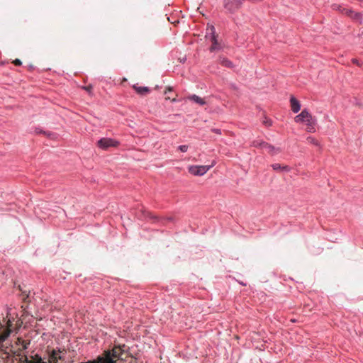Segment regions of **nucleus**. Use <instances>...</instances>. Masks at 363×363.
Segmentation results:
<instances>
[{
	"instance_id": "obj_1",
	"label": "nucleus",
	"mask_w": 363,
	"mask_h": 363,
	"mask_svg": "<svg viewBox=\"0 0 363 363\" xmlns=\"http://www.w3.org/2000/svg\"><path fill=\"white\" fill-rule=\"evenodd\" d=\"M215 162L211 165H191L188 167L189 172L194 176H203L205 174L214 164Z\"/></svg>"
},
{
	"instance_id": "obj_2",
	"label": "nucleus",
	"mask_w": 363,
	"mask_h": 363,
	"mask_svg": "<svg viewBox=\"0 0 363 363\" xmlns=\"http://www.w3.org/2000/svg\"><path fill=\"white\" fill-rule=\"evenodd\" d=\"M118 145V141L109 138H103L97 142V146L104 150H108L110 147H117Z\"/></svg>"
},
{
	"instance_id": "obj_3",
	"label": "nucleus",
	"mask_w": 363,
	"mask_h": 363,
	"mask_svg": "<svg viewBox=\"0 0 363 363\" xmlns=\"http://www.w3.org/2000/svg\"><path fill=\"white\" fill-rule=\"evenodd\" d=\"M253 145L255 147H260L262 149L266 150L268 153L272 155H277L281 152V150L279 147H275L273 145L265 143V142H253Z\"/></svg>"
},
{
	"instance_id": "obj_4",
	"label": "nucleus",
	"mask_w": 363,
	"mask_h": 363,
	"mask_svg": "<svg viewBox=\"0 0 363 363\" xmlns=\"http://www.w3.org/2000/svg\"><path fill=\"white\" fill-rule=\"evenodd\" d=\"M242 0H224V7L230 13L238 10L242 4Z\"/></svg>"
},
{
	"instance_id": "obj_5",
	"label": "nucleus",
	"mask_w": 363,
	"mask_h": 363,
	"mask_svg": "<svg viewBox=\"0 0 363 363\" xmlns=\"http://www.w3.org/2000/svg\"><path fill=\"white\" fill-rule=\"evenodd\" d=\"M311 117V114L306 109H303L300 114L294 118V121L296 123H304Z\"/></svg>"
},
{
	"instance_id": "obj_6",
	"label": "nucleus",
	"mask_w": 363,
	"mask_h": 363,
	"mask_svg": "<svg viewBox=\"0 0 363 363\" xmlns=\"http://www.w3.org/2000/svg\"><path fill=\"white\" fill-rule=\"evenodd\" d=\"M306 125V130L309 133L315 132L316 120L313 116L305 122Z\"/></svg>"
},
{
	"instance_id": "obj_7",
	"label": "nucleus",
	"mask_w": 363,
	"mask_h": 363,
	"mask_svg": "<svg viewBox=\"0 0 363 363\" xmlns=\"http://www.w3.org/2000/svg\"><path fill=\"white\" fill-rule=\"evenodd\" d=\"M345 11V15L350 16L351 18L360 21L362 19V15L360 13H355L354 11L350 9H343L342 12Z\"/></svg>"
},
{
	"instance_id": "obj_8",
	"label": "nucleus",
	"mask_w": 363,
	"mask_h": 363,
	"mask_svg": "<svg viewBox=\"0 0 363 363\" xmlns=\"http://www.w3.org/2000/svg\"><path fill=\"white\" fill-rule=\"evenodd\" d=\"M210 30H211V32L212 34L211 38V40L212 42V45L210 48V51L213 52V51L219 49V45L218 43L216 36L214 35V27L211 26Z\"/></svg>"
},
{
	"instance_id": "obj_9",
	"label": "nucleus",
	"mask_w": 363,
	"mask_h": 363,
	"mask_svg": "<svg viewBox=\"0 0 363 363\" xmlns=\"http://www.w3.org/2000/svg\"><path fill=\"white\" fill-rule=\"evenodd\" d=\"M291 110L294 113H298L301 109V104L299 101L294 96L290 99Z\"/></svg>"
},
{
	"instance_id": "obj_10",
	"label": "nucleus",
	"mask_w": 363,
	"mask_h": 363,
	"mask_svg": "<svg viewBox=\"0 0 363 363\" xmlns=\"http://www.w3.org/2000/svg\"><path fill=\"white\" fill-rule=\"evenodd\" d=\"M187 99L190 101H192L201 105V106H203L206 104L205 99L201 98L196 94L189 96L187 97Z\"/></svg>"
},
{
	"instance_id": "obj_11",
	"label": "nucleus",
	"mask_w": 363,
	"mask_h": 363,
	"mask_svg": "<svg viewBox=\"0 0 363 363\" xmlns=\"http://www.w3.org/2000/svg\"><path fill=\"white\" fill-rule=\"evenodd\" d=\"M133 89L136 91L138 94L141 95H145L150 92L149 88L146 86H137L134 85Z\"/></svg>"
},
{
	"instance_id": "obj_12",
	"label": "nucleus",
	"mask_w": 363,
	"mask_h": 363,
	"mask_svg": "<svg viewBox=\"0 0 363 363\" xmlns=\"http://www.w3.org/2000/svg\"><path fill=\"white\" fill-rule=\"evenodd\" d=\"M272 167L274 171H285L289 172L290 167L289 166H281L280 164L276 163L272 164Z\"/></svg>"
},
{
	"instance_id": "obj_13",
	"label": "nucleus",
	"mask_w": 363,
	"mask_h": 363,
	"mask_svg": "<svg viewBox=\"0 0 363 363\" xmlns=\"http://www.w3.org/2000/svg\"><path fill=\"white\" fill-rule=\"evenodd\" d=\"M219 62L224 67H233V63L228 59L225 57H220Z\"/></svg>"
},
{
	"instance_id": "obj_14",
	"label": "nucleus",
	"mask_w": 363,
	"mask_h": 363,
	"mask_svg": "<svg viewBox=\"0 0 363 363\" xmlns=\"http://www.w3.org/2000/svg\"><path fill=\"white\" fill-rule=\"evenodd\" d=\"M0 327H2V325L0 323ZM11 330L6 329L2 334H0V342H4L10 335Z\"/></svg>"
},
{
	"instance_id": "obj_15",
	"label": "nucleus",
	"mask_w": 363,
	"mask_h": 363,
	"mask_svg": "<svg viewBox=\"0 0 363 363\" xmlns=\"http://www.w3.org/2000/svg\"><path fill=\"white\" fill-rule=\"evenodd\" d=\"M58 359H60V357L58 356V354L55 351H52V354L50 356V362L57 363Z\"/></svg>"
},
{
	"instance_id": "obj_16",
	"label": "nucleus",
	"mask_w": 363,
	"mask_h": 363,
	"mask_svg": "<svg viewBox=\"0 0 363 363\" xmlns=\"http://www.w3.org/2000/svg\"><path fill=\"white\" fill-rule=\"evenodd\" d=\"M306 140H307V143H310V144H313L315 146H319V143L318 141L313 137L312 136H309L306 138Z\"/></svg>"
},
{
	"instance_id": "obj_17",
	"label": "nucleus",
	"mask_w": 363,
	"mask_h": 363,
	"mask_svg": "<svg viewBox=\"0 0 363 363\" xmlns=\"http://www.w3.org/2000/svg\"><path fill=\"white\" fill-rule=\"evenodd\" d=\"M333 9L334 10H336V11H338L340 12H341L342 13L345 14V11L342 12V10H343V7L340 5H338V4H333Z\"/></svg>"
},
{
	"instance_id": "obj_18",
	"label": "nucleus",
	"mask_w": 363,
	"mask_h": 363,
	"mask_svg": "<svg viewBox=\"0 0 363 363\" xmlns=\"http://www.w3.org/2000/svg\"><path fill=\"white\" fill-rule=\"evenodd\" d=\"M188 145H180L178 147V149L182 152H186L188 150Z\"/></svg>"
},
{
	"instance_id": "obj_19",
	"label": "nucleus",
	"mask_w": 363,
	"mask_h": 363,
	"mask_svg": "<svg viewBox=\"0 0 363 363\" xmlns=\"http://www.w3.org/2000/svg\"><path fill=\"white\" fill-rule=\"evenodd\" d=\"M35 362L33 363H47L45 362H43L40 356L38 354L35 355Z\"/></svg>"
},
{
	"instance_id": "obj_20",
	"label": "nucleus",
	"mask_w": 363,
	"mask_h": 363,
	"mask_svg": "<svg viewBox=\"0 0 363 363\" xmlns=\"http://www.w3.org/2000/svg\"><path fill=\"white\" fill-rule=\"evenodd\" d=\"M13 63L16 65V66H20L21 65V61L19 60V59H16L15 60L13 61Z\"/></svg>"
},
{
	"instance_id": "obj_21",
	"label": "nucleus",
	"mask_w": 363,
	"mask_h": 363,
	"mask_svg": "<svg viewBox=\"0 0 363 363\" xmlns=\"http://www.w3.org/2000/svg\"><path fill=\"white\" fill-rule=\"evenodd\" d=\"M84 89L87 91L89 93H91V90H92V86L91 85H89L87 86H84Z\"/></svg>"
},
{
	"instance_id": "obj_22",
	"label": "nucleus",
	"mask_w": 363,
	"mask_h": 363,
	"mask_svg": "<svg viewBox=\"0 0 363 363\" xmlns=\"http://www.w3.org/2000/svg\"><path fill=\"white\" fill-rule=\"evenodd\" d=\"M172 91V87H170V86H169V87H167V89L164 91V94H167V92H169V91Z\"/></svg>"
},
{
	"instance_id": "obj_23",
	"label": "nucleus",
	"mask_w": 363,
	"mask_h": 363,
	"mask_svg": "<svg viewBox=\"0 0 363 363\" xmlns=\"http://www.w3.org/2000/svg\"><path fill=\"white\" fill-rule=\"evenodd\" d=\"M352 61V62H353L354 64H356V65H357L358 66H360V64L358 62V60H357V59H353Z\"/></svg>"
},
{
	"instance_id": "obj_24",
	"label": "nucleus",
	"mask_w": 363,
	"mask_h": 363,
	"mask_svg": "<svg viewBox=\"0 0 363 363\" xmlns=\"http://www.w3.org/2000/svg\"><path fill=\"white\" fill-rule=\"evenodd\" d=\"M264 123L266 125H271V122H270V121H264Z\"/></svg>"
},
{
	"instance_id": "obj_25",
	"label": "nucleus",
	"mask_w": 363,
	"mask_h": 363,
	"mask_svg": "<svg viewBox=\"0 0 363 363\" xmlns=\"http://www.w3.org/2000/svg\"><path fill=\"white\" fill-rule=\"evenodd\" d=\"M212 130L216 133H220V130L218 129H213Z\"/></svg>"
},
{
	"instance_id": "obj_26",
	"label": "nucleus",
	"mask_w": 363,
	"mask_h": 363,
	"mask_svg": "<svg viewBox=\"0 0 363 363\" xmlns=\"http://www.w3.org/2000/svg\"><path fill=\"white\" fill-rule=\"evenodd\" d=\"M360 35L363 38V30H362Z\"/></svg>"
},
{
	"instance_id": "obj_27",
	"label": "nucleus",
	"mask_w": 363,
	"mask_h": 363,
	"mask_svg": "<svg viewBox=\"0 0 363 363\" xmlns=\"http://www.w3.org/2000/svg\"><path fill=\"white\" fill-rule=\"evenodd\" d=\"M172 101H173V102L176 101V99H175V98H174V99L172 100Z\"/></svg>"
}]
</instances>
